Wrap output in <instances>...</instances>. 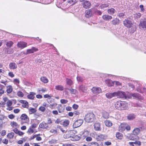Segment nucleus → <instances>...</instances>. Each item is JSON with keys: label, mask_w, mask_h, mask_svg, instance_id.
I'll return each instance as SVG.
<instances>
[{"label": "nucleus", "mask_w": 146, "mask_h": 146, "mask_svg": "<svg viewBox=\"0 0 146 146\" xmlns=\"http://www.w3.org/2000/svg\"><path fill=\"white\" fill-rule=\"evenodd\" d=\"M115 106L118 110H124L127 108V103L125 102L117 101L115 103Z\"/></svg>", "instance_id": "nucleus-1"}, {"label": "nucleus", "mask_w": 146, "mask_h": 146, "mask_svg": "<svg viewBox=\"0 0 146 146\" xmlns=\"http://www.w3.org/2000/svg\"><path fill=\"white\" fill-rule=\"evenodd\" d=\"M84 119L88 123L93 122L95 119V116L93 113H88L86 115Z\"/></svg>", "instance_id": "nucleus-2"}, {"label": "nucleus", "mask_w": 146, "mask_h": 146, "mask_svg": "<svg viewBox=\"0 0 146 146\" xmlns=\"http://www.w3.org/2000/svg\"><path fill=\"white\" fill-rule=\"evenodd\" d=\"M140 129L138 128H136L134 129L133 131V134L131 135L130 139L131 140H137L138 137L137 135H138L140 133Z\"/></svg>", "instance_id": "nucleus-3"}, {"label": "nucleus", "mask_w": 146, "mask_h": 146, "mask_svg": "<svg viewBox=\"0 0 146 146\" xmlns=\"http://www.w3.org/2000/svg\"><path fill=\"white\" fill-rule=\"evenodd\" d=\"M115 97L123 99H126L127 97L124 92L121 91L115 92Z\"/></svg>", "instance_id": "nucleus-4"}, {"label": "nucleus", "mask_w": 146, "mask_h": 146, "mask_svg": "<svg viewBox=\"0 0 146 146\" xmlns=\"http://www.w3.org/2000/svg\"><path fill=\"white\" fill-rule=\"evenodd\" d=\"M123 24L127 28L131 27L133 24L131 21V19L130 18H127L125 19L123 21Z\"/></svg>", "instance_id": "nucleus-5"}, {"label": "nucleus", "mask_w": 146, "mask_h": 146, "mask_svg": "<svg viewBox=\"0 0 146 146\" xmlns=\"http://www.w3.org/2000/svg\"><path fill=\"white\" fill-rule=\"evenodd\" d=\"M75 132L76 131L74 130L68 131L66 134L64 135V137L66 139L70 138H72L73 136V134L75 133Z\"/></svg>", "instance_id": "nucleus-6"}, {"label": "nucleus", "mask_w": 146, "mask_h": 146, "mask_svg": "<svg viewBox=\"0 0 146 146\" xmlns=\"http://www.w3.org/2000/svg\"><path fill=\"white\" fill-rule=\"evenodd\" d=\"M83 122V120L82 119H79L76 120L73 125L74 128L78 127L81 125Z\"/></svg>", "instance_id": "nucleus-7"}, {"label": "nucleus", "mask_w": 146, "mask_h": 146, "mask_svg": "<svg viewBox=\"0 0 146 146\" xmlns=\"http://www.w3.org/2000/svg\"><path fill=\"white\" fill-rule=\"evenodd\" d=\"M107 137V136L106 135L100 134L97 136L96 139L98 141H101L105 140Z\"/></svg>", "instance_id": "nucleus-8"}, {"label": "nucleus", "mask_w": 146, "mask_h": 146, "mask_svg": "<svg viewBox=\"0 0 146 146\" xmlns=\"http://www.w3.org/2000/svg\"><path fill=\"white\" fill-rule=\"evenodd\" d=\"M92 92L94 94H99L102 93L101 89L99 87H93L91 89Z\"/></svg>", "instance_id": "nucleus-9"}, {"label": "nucleus", "mask_w": 146, "mask_h": 146, "mask_svg": "<svg viewBox=\"0 0 146 146\" xmlns=\"http://www.w3.org/2000/svg\"><path fill=\"white\" fill-rule=\"evenodd\" d=\"M27 43L23 41L18 42L17 44V46L21 49L27 46Z\"/></svg>", "instance_id": "nucleus-10"}, {"label": "nucleus", "mask_w": 146, "mask_h": 146, "mask_svg": "<svg viewBox=\"0 0 146 146\" xmlns=\"http://www.w3.org/2000/svg\"><path fill=\"white\" fill-rule=\"evenodd\" d=\"M130 96L133 97L134 99H138L140 100H142L143 97L139 94L137 93L131 94Z\"/></svg>", "instance_id": "nucleus-11"}, {"label": "nucleus", "mask_w": 146, "mask_h": 146, "mask_svg": "<svg viewBox=\"0 0 146 146\" xmlns=\"http://www.w3.org/2000/svg\"><path fill=\"white\" fill-rule=\"evenodd\" d=\"M20 119L22 120L25 121V122H27L29 121V118L27 115L25 114H22L20 117Z\"/></svg>", "instance_id": "nucleus-12"}, {"label": "nucleus", "mask_w": 146, "mask_h": 146, "mask_svg": "<svg viewBox=\"0 0 146 146\" xmlns=\"http://www.w3.org/2000/svg\"><path fill=\"white\" fill-rule=\"evenodd\" d=\"M139 26V28L141 29L146 28V21H140Z\"/></svg>", "instance_id": "nucleus-13"}, {"label": "nucleus", "mask_w": 146, "mask_h": 146, "mask_svg": "<svg viewBox=\"0 0 146 146\" xmlns=\"http://www.w3.org/2000/svg\"><path fill=\"white\" fill-rule=\"evenodd\" d=\"M91 6V4L89 1H86L83 3V7L85 9L89 8Z\"/></svg>", "instance_id": "nucleus-14"}, {"label": "nucleus", "mask_w": 146, "mask_h": 146, "mask_svg": "<svg viewBox=\"0 0 146 146\" xmlns=\"http://www.w3.org/2000/svg\"><path fill=\"white\" fill-rule=\"evenodd\" d=\"M102 18L105 21H109L111 20L112 19V17L111 16L105 15L102 16Z\"/></svg>", "instance_id": "nucleus-15"}, {"label": "nucleus", "mask_w": 146, "mask_h": 146, "mask_svg": "<svg viewBox=\"0 0 146 146\" xmlns=\"http://www.w3.org/2000/svg\"><path fill=\"white\" fill-rule=\"evenodd\" d=\"M17 65L15 62H12L9 64V67L12 69L14 70L17 68Z\"/></svg>", "instance_id": "nucleus-16"}, {"label": "nucleus", "mask_w": 146, "mask_h": 146, "mask_svg": "<svg viewBox=\"0 0 146 146\" xmlns=\"http://www.w3.org/2000/svg\"><path fill=\"white\" fill-rule=\"evenodd\" d=\"M94 127L96 131L100 130V124L98 122H96L94 124Z\"/></svg>", "instance_id": "nucleus-17"}, {"label": "nucleus", "mask_w": 146, "mask_h": 146, "mask_svg": "<svg viewBox=\"0 0 146 146\" xmlns=\"http://www.w3.org/2000/svg\"><path fill=\"white\" fill-rule=\"evenodd\" d=\"M106 96L108 98H111L113 97H115V92L113 93H107L106 94Z\"/></svg>", "instance_id": "nucleus-18"}, {"label": "nucleus", "mask_w": 146, "mask_h": 146, "mask_svg": "<svg viewBox=\"0 0 146 146\" xmlns=\"http://www.w3.org/2000/svg\"><path fill=\"white\" fill-rule=\"evenodd\" d=\"M79 88L83 92H86L87 91V88L85 86L81 85L80 86Z\"/></svg>", "instance_id": "nucleus-19"}, {"label": "nucleus", "mask_w": 146, "mask_h": 146, "mask_svg": "<svg viewBox=\"0 0 146 146\" xmlns=\"http://www.w3.org/2000/svg\"><path fill=\"white\" fill-rule=\"evenodd\" d=\"M102 113V117L104 119H107L109 117V114L106 111H103Z\"/></svg>", "instance_id": "nucleus-20"}, {"label": "nucleus", "mask_w": 146, "mask_h": 146, "mask_svg": "<svg viewBox=\"0 0 146 146\" xmlns=\"http://www.w3.org/2000/svg\"><path fill=\"white\" fill-rule=\"evenodd\" d=\"M40 127L41 128L43 129H47L48 128V124L45 123H42L39 125Z\"/></svg>", "instance_id": "nucleus-21"}, {"label": "nucleus", "mask_w": 146, "mask_h": 146, "mask_svg": "<svg viewBox=\"0 0 146 146\" xmlns=\"http://www.w3.org/2000/svg\"><path fill=\"white\" fill-rule=\"evenodd\" d=\"M126 123L121 124L119 126V130L121 131H123L125 129Z\"/></svg>", "instance_id": "nucleus-22"}, {"label": "nucleus", "mask_w": 146, "mask_h": 146, "mask_svg": "<svg viewBox=\"0 0 146 146\" xmlns=\"http://www.w3.org/2000/svg\"><path fill=\"white\" fill-rule=\"evenodd\" d=\"M35 94H36L35 93L33 92H30V94L27 96V97L29 99L33 100L35 98L34 96L35 95Z\"/></svg>", "instance_id": "nucleus-23"}, {"label": "nucleus", "mask_w": 146, "mask_h": 146, "mask_svg": "<svg viewBox=\"0 0 146 146\" xmlns=\"http://www.w3.org/2000/svg\"><path fill=\"white\" fill-rule=\"evenodd\" d=\"M105 81L107 85L109 86H112L114 83V82H113L110 79L106 80Z\"/></svg>", "instance_id": "nucleus-24"}, {"label": "nucleus", "mask_w": 146, "mask_h": 146, "mask_svg": "<svg viewBox=\"0 0 146 146\" xmlns=\"http://www.w3.org/2000/svg\"><path fill=\"white\" fill-rule=\"evenodd\" d=\"M92 15V13L90 10H87L86 12L85 16L87 18H89Z\"/></svg>", "instance_id": "nucleus-25"}, {"label": "nucleus", "mask_w": 146, "mask_h": 146, "mask_svg": "<svg viewBox=\"0 0 146 146\" xmlns=\"http://www.w3.org/2000/svg\"><path fill=\"white\" fill-rule=\"evenodd\" d=\"M13 131L15 133L18 134L20 136L23 135L24 134V133L19 130L17 129H13Z\"/></svg>", "instance_id": "nucleus-26"}, {"label": "nucleus", "mask_w": 146, "mask_h": 146, "mask_svg": "<svg viewBox=\"0 0 146 146\" xmlns=\"http://www.w3.org/2000/svg\"><path fill=\"white\" fill-rule=\"evenodd\" d=\"M80 139V137L77 135H74L73 134V136L72 138L71 139V140L74 141H77L79 140Z\"/></svg>", "instance_id": "nucleus-27"}, {"label": "nucleus", "mask_w": 146, "mask_h": 146, "mask_svg": "<svg viewBox=\"0 0 146 146\" xmlns=\"http://www.w3.org/2000/svg\"><path fill=\"white\" fill-rule=\"evenodd\" d=\"M21 103L22 104V107L25 108H28V103L26 101L22 100L21 101Z\"/></svg>", "instance_id": "nucleus-28"}, {"label": "nucleus", "mask_w": 146, "mask_h": 146, "mask_svg": "<svg viewBox=\"0 0 146 146\" xmlns=\"http://www.w3.org/2000/svg\"><path fill=\"white\" fill-rule=\"evenodd\" d=\"M135 117V115L133 114H130L127 116V119L129 120H132Z\"/></svg>", "instance_id": "nucleus-29"}, {"label": "nucleus", "mask_w": 146, "mask_h": 146, "mask_svg": "<svg viewBox=\"0 0 146 146\" xmlns=\"http://www.w3.org/2000/svg\"><path fill=\"white\" fill-rule=\"evenodd\" d=\"M7 92L8 94L11 93L13 91L12 86L11 85L8 86L7 87Z\"/></svg>", "instance_id": "nucleus-30"}, {"label": "nucleus", "mask_w": 146, "mask_h": 146, "mask_svg": "<svg viewBox=\"0 0 146 146\" xmlns=\"http://www.w3.org/2000/svg\"><path fill=\"white\" fill-rule=\"evenodd\" d=\"M5 86L2 85H0V96L3 94L5 92Z\"/></svg>", "instance_id": "nucleus-31"}, {"label": "nucleus", "mask_w": 146, "mask_h": 146, "mask_svg": "<svg viewBox=\"0 0 146 146\" xmlns=\"http://www.w3.org/2000/svg\"><path fill=\"white\" fill-rule=\"evenodd\" d=\"M137 90L140 93H142L145 92H146V88H143L142 90L140 87H139L137 88Z\"/></svg>", "instance_id": "nucleus-32"}, {"label": "nucleus", "mask_w": 146, "mask_h": 146, "mask_svg": "<svg viewBox=\"0 0 146 146\" xmlns=\"http://www.w3.org/2000/svg\"><path fill=\"white\" fill-rule=\"evenodd\" d=\"M29 113L30 114L34 113L36 112V109L33 108H30L29 109Z\"/></svg>", "instance_id": "nucleus-33"}, {"label": "nucleus", "mask_w": 146, "mask_h": 146, "mask_svg": "<svg viewBox=\"0 0 146 146\" xmlns=\"http://www.w3.org/2000/svg\"><path fill=\"white\" fill-rule=\"evenodd\" d=\"M115 10L113 8H111L108 9V13L110 14L113 15L115 12Z\"/></svg>", "instance_id": "nucleus-34"}, {"label": "nucleus", "mask_w": 146, "mask_h": 146, "mask_svg": "<svg viewBox=\"0 0 146 146\" xmlns=\"http://www.w3.org/2000/svg\"><path fill=\"white\" fill-rule=\"evenodd\" d=\"M119 20L117 19L116 18L112 21V23L114 25H117L119 24Z\"/></svg>", "instance_id": "nucleus-35"}, {"label": "nucleus", "mask_w": 146, "mask_h": 146, "mask_svg": "<svg viewBox=\"0 0 146 146\" xmlns=\"http://www.w3.org/2000/svg\"><path fill=\"white\" fill-rule=\"evenodd\" d=\"M55 89L58 90L62 91L63 90V87L61 85H57L55 86Z\"/></svg>", "instance_id": "nucleus-36"}, {"label": "nucleus", "mask_w": 146, "mask_h": 146, "mask_svg": "<svg viewBox=\"0 0 146 146\" xmlns=\"http://www.w3.org/2000/svg\"><path fill=\"white\" fill-rule=\"evenodd\" d=\"M105 123L106 125L108 127L111 126L112 125V123L110 121L107 120L105 121Z\"/></svg>", "instance_id": "nucleus-37"}, {"label": "nucleus", "mask_w": 146, "mask_h": 146, "mask_svg": "<svg viewBox=\"0 0 146 146\" xmlns=\"http://www.w3.org/2000/svg\"><path fill=\"white\" fill-rule=\"evenodd\" d=\"M14 135V133L13 132H11L8 133L7 135V137L10 139H12L13 138Z\"/></svg>", "instance_id": "nucleus-38"}, {"label": "nucleus", "mask_w": 146, "mask_h": 146, "mask_svg": "<svg viewBox=\"0 0 146 146\" xmlns=\"http://www.w3.org/2000/svg\"><path fill=\"white\" fill-rule=\"evenodd\" d=\"M116 137L118 139H121L123 137V135L121 133L118 132L116 133Z\"/></svg>", "instance_id": "nucleus-39"}, {"label": "nucleus", "mask_w": 146, "mask_h": 146, "mask_svg": "<svg viewBox=\"0 0 146 146\" xmlns=\"http://www.w3.org/2000/svg\"><path fill=\"white\" fill-rule=\"evenodd\" d=\"M41 80L44 83H47L48 82V80L45 77H43L40 78Z\"/></svg>", "instance_id": "nucleus-40"}, {"label": "nucleus", "mask_w": 146, "mask_h": 146, "mask_svg": "<svg viewBox=\"0 0 146 146\" xmlns=\"http://www.w3.org/2000/svg\"><path fill=\"white\" fill-rule=\"evenodd\" d=\"M89 146H99V144L96 142H92L89 144Z\"/></svg>", "instance_id": "nucleus-41"}, {"label": "nucleus", "mask_w": 146, "mask_h": 146, "mask_svg": "<svg viewBox=\"0 0 146 146\" xmlns=\"http://www.w3.org/2000/svg\"><path fill=\"white\" fill-rule=\"evenodd\" d=\"M67 90H69L70 91V92L71 94H75L77 93V91L75 89H69L68 88H67Z\"/></svg>", "instance_id": "nucleus-42"}, {"label": "nucleus", "mask_w": 146, "mask_h": 146, "mask_svg": "<svg viewBox=\"0 0 146 146\" xmlns=\"http://www.w3.org/2000/svg\"><path fill=\"white\" fill-rule=\"evenodd\" d=\"M76 2V0H68V3L70 4L74 5Z\"/></svg>", "instance_id": "nucleus-43"}, {"label": "nucleus", "mask_w": 146, "mask_h": 146, "mask_svg": "<svg viewBox=\"0 0 146 146\" xmlns=\"http://www.w3.org/2000/svg\"><path fill=\"white\" fill-rule=\"evenodd\" d=\"M66 81L67 84L70 86H71L73 84L72 81L70 79H67Z\"/></svg>", "instance_id": "nucleus-44"}, {"label": "nucleus", "mask_w": 146, "mask_h": 146, "mask_svg": "<svg viewBox=\"0 0 146 146\" xmlns=\"http://www.w3.org/2000/svg\"><path fill=\"white\" fill-rule=\"evenodd\" d=\"M141 16V14L139 13H137L134 14V17L135 18L137 19L140 18Z\"/></svg>", "instance_id": "nucleus-45"}, {"label": "nucleus", "mask_w": 146, "mask_h": 146, "mask_svg": "<svg viewBox=\"0 0 146 146\" xmlns=\"http://www.w3.org/2000/svg\"><path fill=\"white\" fill-rule=\"evenodd\" d=\"M57 105V104L56 103H54L52 104H50L49 106L50 108L53 109L56 107Z\"/></svg>", "instance_id": "nucleus-46"}, {"label": "nucleus", "mask_w": 146, "mask_h": 146, "mask_svg": "<svg viewBox=\"0 0 146 146\" xmlns=\"http://www.w3.org/2000/svg\"><path fill=\"white\" fill-rule=\"evenodd\" d=\"M13 42L11 41H9L7 42L6 45L7 46L9 47H11L13 44Z\"/></svg>", "instance_id": "nucleus-47"}, {"label": "nucleus", "mask_w": 146, "mask_h": 146, "mask_svg": "<svg viewBox=\"0 0 146 146\" xmlns=\"http://www.w3.org/2000/svg\"><path fill=\"white\" fill-rule=\"evenodd\" d=\"M69 122L68 120H65L63 122V125L65 127L69 125Z\"/></svg>", "instance_id": "nucleus-48"}, {"label": "nucleus", "mask_w": 146, "mask_h": 146, "mask_svg": "<svg viewBox=\"0 0 146 146\" xmlns=\"http://www.w3.org/2000/svg\"><path fill=\"white\" fill-rule=\"evenodd\" d=\"M10 125L13 127H16L18 125L17 123L14 121L11 122Z\"/></svg>", "instance_id": "nucleus-49"}, {"label": "nucleus", "mask_w": 146, "mask_h": 146, "mask_svg": "<svg viewBox=\"0 0 146 146\" xmlns=\"http://www.w3.org/2000/svg\"><path fill=\"white\" fill-rule=\"evenodd\" d=\"M109 5L108 4H104L101 5L100 7L101 9H103L104 8H106L109 6Z\"/></svg>", "instance_id": "nucleus-50"}, {"label": "nucleus", "mask_w": 146, "mask_h": 146, "mask_svg": "<svg viewBox=\"0 0 146 146\" xmlns=\"http://www.w3.org/2000/svg\"><path fill=\"white\" fill-rule=\"evenodd\" d=\"M17 95L21 97H22L23 96V94L21 91H19L17 93Z\"/></svg>", "instance_id": "nucleus-51"}, {"label": "nucleus", "mask_w": 146, "mask_h": 146, "mask_svg": "<svg viewBox=\"0 0 146 146\" xmlns=\"http://www.w3.org/2000/svg\"><path fill=\"white\" fill-rule=\"evenodd\" d=\"M68 101L67 100L62 99L60 100V102L62 104H65L67 103Z\"/></svg>", "instance_id": "nucleus-52"}, {"label": "nucleus", "mask_w": 146, "mask_h": 146, "mask_svg": "<svg viewBox=\"0 0 146 146\" xmlns=\"http://www.w3.org/2000/svg\"><path fill=\"white\" fill-rule=\"evenodd\" d=\"M5 117H5V115L2 114H0V120L1 121L3 120Z\"/></svg>", "instance_id": "nucleus-53"}, {"label": "nucleus", "mask_w": 146, "mask_h": 146, "mask_svg": "<svg viewBox=\"0 0 146 146\" xmlns=\"http://www.w3.org/2000/svg\"><path fill=\"white\" fill-rule=\"evenodd\" d=\"M2 142L4 144H7L8 143V140L6 139H4L3 140L2 139Z\"/></svg>", "instance_id": "nucleus-54"}, {"label": "nucleus", "mask_w": 146, "mask_h": 146, "mask_svg": "<svg viewBox=\"0 0 146 146\" xmlns=\"http://www.w3.org/2000/svg\"><path fill=\"white\" fill-rule=\"evenodd\" d=\"M77 79L78 81V82H82L83 81V79L82 78L80 77L77 76Z\"/></svg>", "instance_id": "nucleus-55"}, {"label": "nucleus", "mask_w": 146, "mask_h": 146, "mask_svg": "<svg viewBox=\"0 0 146 146\" xmlns=\"http://www.w3.org/2000/svg\"><path fill=\"white\" fill-rule=\"evenodd\" d=\"M12 103L11 101L10 100H9L6 103L7 106H11L12 104Z\"/></svg>", "instance_id": "nucleus-56"}, {"label": "nucleus", "mask_w": 146, "mask_h": 146, "mask_svg": "<svg viewBox=\"0 0 146 146\" xmlns=\"http://www.w3.org/2000/svg\"><path fill=\"white\" fill-rule=\"evenodd\" d=\"M33 53V51L32 49L31 48V49H27V50L26 54H28L32 53Z\"/></svg>", "instance_id": "nucleus-57"}, {"label": "nucleus", "mask_w": 146, "mask_h": 146, "mask_svg": "<svg viewBox=\"0 0 146 146\" xmlns=\"http://www.w3.org/2000/svg\"><path fill=\"white\" fill-rule=\"evenodd\" d=\"M39 109L42 112H44L45 110L46 109L44 107L42 106L40 107Z\"/></svg>", "instance_id": "nucleus-58"}, {"label": "nucleus", "mask_w": 146, "mask_h": 146, "mask_svg": "<svg viewBox=\"0 0 146 146\" xmlns=\"http://www.w3.org/2000/svg\"><path fill=\"white\" fill-rule=\"evenodd\" d=\"M6 131L4 130H3L1 131V134L2 136H4L6 135Z\"/></svg>", "instance_id": "nucleus-59"}, {"label": "nucleus", "mask_w": 146, "mask_h": 146, "mask_svg": "<svg viewBox=\"0 0 146 146\" xmlns=\"http://www.w3.org/2000/svg\"><path fill=\"white\" fill-rule=\"evenodd\" d=\"M61 106H62V105L61 104H59L58 106V110L59 112L60 113H61L62 111H61L60 109V108L61 107Z\"/></svg>", "instance_id": "nucleus-60"}, {"label": "nucleus", "mask_w": 146, "mask_h": 146, "mask_svg": "<svg viewBox=\"0 0 146 146\" xmlns=\"http://www.w3.org/2000/svg\"><path fill=\"white\" fill-rule=\"evenodd\" d=\"M28 132L30 133H33L34 132V130L32 129V128L31 127L29 129Z\"/></svg>", "instance_id": "nucleus-61"}, {"label": "nucleus", "mask_w": 146, "mask_h": 146, "mask_svg": "<svg viewBox=\"0 0 146 146\" xmlns=\"http://www.w3.org/2000/svg\"><path fill=\"white\" fill-rule=\"evenodd\" d=\"M50 132L54 134H55L57 133V131H56V130L53 129H51L50 130Z\"/></svg>", "instance_id": "nucleus-62"}, {"label": "nucleus", "mask_w": 146, "mask_h": 146, "mask_svg": "<svg viewBox=\"0 0 146 146\" xmlns=\"http://www.w3.org/2000/svg\"><path fill=\"white\" fill-rule=\"evenodd\" d=\"M135 144L139 146H140L141 145V142L139 141H135L134 142Z\"/></svg>", "instance_id": "nucleus-63"}, {"label": "nucleus", "mask_w": 146, "mask_h": 146, "mask_svg": "<svg viewBox=\"0 0 146 146\" xmlns=\"http://www.w3.org/2000/svg\"><path fill=\"white\" fill-rule=\"evenodd\" d=\"M95 13L96 14H97L99 15H101L102 14V13L100 11L98 10H97L95 11Z\"/></svg>", "instance_id": "nucleus-64"}]
</instances>
